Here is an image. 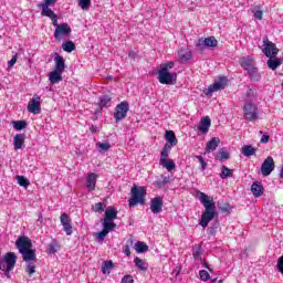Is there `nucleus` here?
<instances>
[{
	"mask_svg": "<svg viewBox=\"0 0 283 283\" xmlns=\"http://www.w3.org/2000/svg\"><path fill=\"white\" fill-rule=\"evenodd\" d=\"M198 196L199 201L205 207L199 226L207 229V227H209V222L218 216V212H216V201L205 192H199Z\"/></svg>",
	"mask_w": 283,
	"mask_h": 283,
	"instance_id": "obj_1",
	"label": "nucleus"
},
{
	"mask_svg": "<svg viewBox=\"0 0 283 283\" xmlns=\"http://www.w3.org/2000/svg\"><path fill=\"white\" fill-rule=\"evenodd\" d=\"M145 198H147V188L134 185L130 189V198L128 199V206L130 208L138 207V205H145Z\"/></svg>",
	"mask_w": 283,
	"mask_h": 283,
	"instance_id": "obj_2",
	"label": "nucleus"
},
{
	"mask_svg": "<svg viewBox=\"0 0 283 283\" xmlns=\"http://www.w3.org/2000/svg\"><path fill=\"white\" fill-rule=\"evenodd\" d=\"M14 266H17V254L7 252L3 260L0 261V270L4 272V275H10V271H13Z\"/></svg>",
	"mask_w": 283,
	"mask_h": 283,
	"instance_id": "obj_3",
	"label": "nucleus"
},
{
	"mask_svg": "<svg viewBox=\"0 0 283 283\" xmlns=\"http://www.w3.org/2000/svg\"><path fill=\"white\" fill-rule=\"evenodd\" d=\"M243 117L249 123H256L260 118V113L258 112V105L249 102L243 106Z\"/></svg>",
	"mask_w": 283,
	"mask_h": 283,
	"instance_id": "obj_4",
	"label": "nucleus"
},
{
	"mask_svg": "<svg viewBox=\"0 0 283 283\" xmlns=\"http://www.w3.org/2000/svg\"><path fill=\"white\" fill-rule=\"evenodd\" d=\"M127 112H129V102H120L114 109L115 123H120V120L127 118Z\"/></svg>",
	"mask_w": 283,
	"mask_h": 283,
	"instance_id": "obj_5",
	"label": "nucleus"
},
{
	"mask_svg": "<svg viewBox=\"0 0 283 283\" xmlns=\"http://www.w3.org/2000/svg\"><path fill=\"white\" fill-rule=\"evenodd\" d=\"M262 52L268 59H275V56H277V53L280 52V50H277V46L275 45V43H273L272 41H269V38L265 36V38H263Z\"/></svg>",
	"mask_w": 283,
	"mask_h": 283,
	"instance_id": "obj_6",
	"label": "nucleus"
},
{
	"mask_svg": "<svg viewBox=\"0 0 283 283\" xmlns=\"http://www.w3.org/2000/svg\"><path fill=\"white\" fill-rule=\"evenodd\" d=\"M70 34H72V27L67 23H62L55 29L54 39L55 41H63V39H65V36H70Z\"/></svg>",
	"mask_w": 283,
	"mask_h": 283,
	"instance_id": "obj_7",
	"label": "nucleus"
},
{
	"mask_svg": "<svg viewBox=\"0 0 283 283\" xmlns=\"http://www.w3.org/2000/svg\"><path fill=\"white\" fill-rule=\"evenodd\" d=\"M227 83H229V80L227 77H220L217 82L208 86L206 96H211L213 92H220L224 90V87H227Z\"/></svg>",
	"mask_w": 283,
	"mask_h": 283,
	"instance_id": "obj_8",
	"label": "nucleus"
},
{
	"mask_svg": "<svg viewBox=\"0 0 283 283\" xmlns=\"http://www.w3.org/2000/svg\"><path fill=\"white\" fill-rule=\"evenodd\" d=\"M197 50L202 52L205 48H218V40L214 36L201 38L196 44Z\"/></svg>",
	"mask_w": 283,
	"mask_h": 283,
	"instance_id": "obj_9",
	"label": "nucleus"
},
{
	"mask_svg": "<svg viewBox=\"0 0 283 283\" xmlns=\"http://www.w3.org/2000/svg\"><path fill=\"white\" fill-rule=\"evenodd\" d=\"M178 75L166 71H158V81L161 85H174V81Z\"/></svg>",
	"mask_w": 283,
	"mask_h": 283,
	"instance_id": "obj_10",
	"label": "nucleus"
},
{
	"mask_svg": "<svg viewBox=\"0 0 283 283\" xmlns=\"http://www.w3.org/2000/svg\"><path fill=\"white\" fill-rule=\"evenodd\" d=\"M15 247L19 253H23L28 251V249H32V241L25 235L19 237L15 241Z\"/></svg>",
	"mask_w": 283,
	"mask_h": 283,
	"instance_id": "obj_11",
	"label": "nucleus"
},
{
	"mask_svg": "<svg viewBox=\"0 0 283 283\" xmlns=\"http://www.w3.org/2000/svg\"><path fill=\"white\" fill-rule=\"evenodd\" d=\"M274 169H275V160H273V157H268L261 165L262 176H265V177L271 176Z\"/></svg>",
	"mask_w": 283,
	"mask_h": 283,
	"instance_id": "obj_12",
	"label": "nucleus"
},
{
	"mask_svg": "<svg viewBox=\"0 0 283 283\" xmlns=\"http://www.w3.org/2000/svg\"><path fill=\"white\" fill-rule=\"evenodd\" d=\"M27 109L31 114H39L41 112V97L35 94L33 98L29 101Z\"/></svg>",
	"mask_w": 283,
	"mask_h": 283,
	"instance_id": "obj_13",
	"label": "nucleus"
},
{
	"mask_svg": "<svg viewBox=\"0 0 283 283\" xmlns=\"http://www.w3.org/2000/svg\"><path fill=\"white\" fill-rule=\"evenodd\" d=\"M165 206V201L163 197H155L150 200V211L155 216H158L163 211V207Z\"/></svg>",
	"mask_w": 283,
	"mask_h": 283,
	"instance_id": "obj_14",
	"label": "nucleus"
},
{
	"mask_svg": "<svg viewBox=\"0 0 283 283\" xmlns=\"http://www.w3.org/2000/svg\"><path fill=\"white\" fill-rule=\"evenodd\" d=\"M178 59L180 63H189V61L193 59V53H191V50L189 48H181L178 51Z\"/></svg>",
	"mask_w": 283,
	"mask_h": 283,
	"instance_id": "obj_15",
	"label": "nucleus"
},
{
	"mask_svg": "<svg viewBox=\"0 0 283 283\" xmlns=\"http://www.w3.org/2000/svg\"><path fill=\"white\" fill-rule=\"evenodd\" d=\"M239 63H240L241 67H243V70H245V72H249L250 70L255 67V60H253V57H251V56L241 57Z\"/></svg>",
	"mask_w": 283,
	"mask_h": 283,
	"instance_id": "obj_16",
	"label": "nucleus"
},
{
	"mask_svg": "<svg viewBox=\"0 0 283 283\" xmlns=\"http://www.w3.org/2000/svg\"><path fill=\"white\" fill-rule=\"evenodd\" d=\"M209 127H211V118L206 116L201 118L197 129L200 132V134H207L209 132Z\"/></svg>",
	"mask_w": 283,
	"mask_h": 283,
	"instance_id": "obj_17",
	"label": "nucleus"
},
{
	"mask_svg": "<svg viewBox=\"0 0 283 283\" xmlns=\"http://www.w3.org/2000/svg\"><path fill=\"white\" fill-rule=\"evenodd\" d=\"M118 218V210L114 207H108L105 211L104 221L114 222Z\"/></svg>",
	"mask_w": 283,
	"mask_h": 283,
	"instance_id": "obj_18",
	"label": "nucleus"
},
{
	"mask_svg": "<svg viewBox=\"0 0 283 283\" xmlns=\"http://www.w3.org/2000/svg\"><path fill=\"white\" fill-rule=\"evenodd\" d=\"M251 192L253 193L254 198H260L264 195V186H262V182L255 181L251 186Z\"/></svg>",
	"mask_w": 283,
	"mask_h": 283,
	"instance_id": "obj_19",
	"label": "nucleus"
},
{
	"mask_svg": "<svg viewBox=\"0 0 283 283\" xmlns=\"http://www.w3.org/2000/svg\"><path fill=\"white\" fill-rule=\"evenodd\" d=\"M49 81L52 85H56V83H61L63 81V72L61 71H51L49 73Z\"/></svg>",
	"mask_w": 283,
	"mask_h": 283,
	"instance_id": "obj_20",
	"label": "nucleus"
},
{
	"mask_svg": "<svg viewBox=\"0 0 283 283\" xmlns=\"http://www.w3.org/2000/svg\"><path fill=\"white\" fill-rule=\"evenodd\" d=\"M23 145H25V134H17L13 136V147L15 150L23 149Z\"/></svg>",
	"mask_w": 283,
	"mask_h": 283,
	"instance_id": "obj_21",
	"label": "nucleus"
},
{
	"mask_svg": "<svg viewBox=\"0 0 283 283\" xmlns=\"http://www.w3.org/2000/svg\"><path fill=\"white\" fill-rule=\"evenodd\" d=\"M98 176L94 172H90L86 178V187L88 191H94L96 189V180Z\"/></svg>",
	"mask_w": 283,
	"mask_h": 283,
	"instance_id": "obj_22",
	"label": "nucleus"
},
{
	"mask_svg": "<svg viewBox=\"0 0 283 283\" xmlns=\"http://www.w3.org/2000/svg\"><path fill=\"white\" fill-rule=\"evenodd\" d=\"M218 145H220V138L212 137L206 145V153L211 154V151H216L218 149Z\"/></svg>",
	"mask_w": 283,
	"mask_h": 283,
	"instance_id": "obj_23",
	"label": "nucleus"
},
{
	"mask_svg": "<svg viewBox=\"0 0 283 283\" xmlns=\"http://www.w3.org/2000/svg\"><path fill=\"white\" fill-rule=\"evenodd\" d=\"M22 254V260L24 262H32L33 260H36V250H32V248H29L24 252H20Z\"/></svg>",
	"mask_w": 283,
	"mask_h": 283,
	"instance_id": "obj_24",
	"label": "nucleus"
},
{
	"mask_svg": "<svg viewBox=\"0 0 283 283\" xmlns=\"http://www.w3.org/2000/svg\"><path fill=\"white\" fill-rule=\"evenodd\" d=\"M166 140L167 143L165 145H169L170 148L178 145V138H176V133H174V130L166 132Z\"/></svg>",
	"mask_w": 283,
	"mask_h": 283,
	"instance_id": "obj_25",
	"label": "nucleus"
},
{
	"mask_svg": "<svg viewBox=\"0 0 283 283\" xmlns=\"http://www.w3.org/2000/svg\"><path fill=\"white\" fill-rule=\"evenodd\" d=\"M54 63H55V71L57 72H65V59H63V56L61 55H56L54 59Z\"/></svg>",
	"mask_w": 283,
	"mask_h": 283,
	"instance_id": "obj_26",
	"label": "nucleus"
},
{
	"mask_svg": "<svg viewBox=\"0 0 283 283\" xmlns=\"http://www.w3.org/2000/svg\"><path fill=\"white\" fill-rule=\"evenodd\" d=\"M61 251V243L59 241H53L46 248L48 255H54V253H59Z\"/></svg>",
	"mask_w": 283,
	"mask_h": 283,
	"instance_id": "obj_27",
	"label": "nucleus"
},
{
	"mask_svg": "<svg viewBox=\"0 0 283 283\" xmlns=\"http://www.w3.org/2000/svg\"><path fill=\"white\" fill-rule=\"evenodd\" d=\"M38 8H41V15L42 17H48L49 19H52L56 15V13H54V11H52V9H50V6L48 4H39Z\"/></svg>",
	"mask_w": 283,
	"mask_h": 283,
	"instance_id": "obj_28",
	"label": "nucleus"
},
{
	"mask_svg": "<svg viewBox=\"0 0 283 283\" xmlns=\"http://www.w3.org/2000/svg\"><path fill=\"white\" fill-rule=\"evenodd\" d=\"M112 269H114V262L113 261H104L102 264V273L104 275H109L112 273Z\"/></svg>",
	"mask_w": 283,
	"mask_h": 283,
	"instance_id": "obj_29",
	"label": "nucleus"
},
{
	"mask_svg": "<svg viewBox=\"0 0 283 283\" xmlns=\"http://www.w3.org/2000/svg\"><path fill=\"white\" fill-rule=\"evenodd\" d=\"M255 148H253V146L251 145H244L241 149V154H243V156H245L247 158L255 156Z\"/></svg>",
	"mask_w": 283,
	"mask_h": 283,
	"instance_id": "obj_30",
	"label": "nucleus"
},
{
	"mask_svg": "<svg viewBox=\"0 0 283 283\" xmlns=\"http://www.w3.org/2000/svg\"><path fill=\"white\" fill-rule=\"evenodd\" d=\"M136 253H147L149 251V245L143 241H138L135 243Z\"/></svg>",
	"mask_w": 283,
	"mask_h": 283,
	"instance_id": "obj_31",
	"label": "nucleus"
},
{
	"mask_svg": "<svg viewBox=\"0 0 283 283\" xmlns=\"http://www.w3.org/2000/svg\"><path fill=\"white\" fill-rule=\"evenodd\" d=\"M169 177L161 176L159 179L155 181L156 188L164 189V187H167V185H169Z\"/></svg>",
	"mask_w": 283,
	"mask_h": 283,
	"instance_id": "obj_32",
	"label": "nucleus"
},
{
	"mask_svg": "<svg viewBox=\"0 0 283 283\" xmlns=\"http://www.w3.org/2000/svg\"><path fill=\"white\" fill-rule=\"evenodd\" d=\"M248 75L251 81H260V78H262V75H260V71H258V67L255 66L248 71Z\"/></svg>",
	"mask_w": 283,
	"mask_h": 283,
	"instance_id": "obj_33",
	"label": "nucleus"
},
{
	"mask_svg": "<svg viewBox=\"0 0 283 283\" xmlns=\"http://www.w3.org/2000/svg\"><path fill=\"white\" fill-rule=\"evenodd\" d=\"M229 158H231V155L224 148L219 149V151L216 155L217 160H229Z\"/></svg>",
	"mask_w": 283,
	"mask_h": 283,
	"instance_id": "obj_34",
	"label": "nucleus"
},
{
	"mask_svg": "<svg viewBox=\"0 0 283 283\" xmlns=\"http://www.w3.org/2000/svg\"><path fill=\"white\" fill-rule=\"evenodd\" d=\"M231 177H233V170L229 169V167H227V166H222L220 178L222 180H226V178H231Z\"/></svg>",
	"mask_w": 283,
	"mask_h": 283,
	"instance_id": "obj_35",
	"label": "nucleus"
},
{
	"mask_svg": "<svg viewBox=\"0 0 283 283\" xmlns=\"http://www.w3.org/2000/svg\"><path fill=\"white\" fill-rule=\"evenodd\" d=\"M134 263H135V266L139 269V271H147V263L143 259L136 256L134 259Z\"/></svg>",
	"mask_w": 283,
	"mask_h": 283,
	"instance_id": "obj_36",
	"label": "nucleus"
},
{
	"mask_svg": "<svg viewBox=\"0 0 283 283\" xmlns=\"http://www.w3.org/2000/svg\"><path fill=\"white\" fill-rule=\"evenodd\" d=\"M280 65H282V61L277 60V59H269L268 60V67L270 70L275 71L276 67H280Z\"/></svg>",
	"mask_w": 283,
	"mask_h": 283,
	"instance_id": "obj_37",
	"label": "nucleus"
},
{
	"mask_svg": "<svg viewBox=\"0 0 283 283\" xmlns=\"http://www.w3.org/2000/svg\"><path fill=\"white\" fill-rule=\"evenodd\" d=\"M169 151H171V146L164 145V148L161 150V158L159 163H163L164 160H167L169 158Z\"/></svg>",
	"mask_w": 283,
	"mask_h": 283,
	"instance_id": "obj_38",
	"label": "nucleus"
},
{
	"mask_svg": "<svg viewBox=\"0 0 283 283\" xmlns=\"http://www.w3.org/2000/svg\"><path fill=\"white\" fill-rule=\"evenodd\" d=\"M62 50H64V52H69V53L74 52V50H76V45L74 44V42L67 41L62 44Z\"/></svg>",
	"mask_w": 283,
	"mask_h": 283,
	"instance_id": "obj_39",
	"label": "nucleus"
},
{
	"mask_svg": "<svg viewBox=\"0 0 283 283\" xmlns=\"http://www.w3.org/2000/svg\"><path fill=\"white\" fill-rule=\"evenodd\" d=\"M160 165H163L167 171H174V169H176V163H174V160L166 159L161 161Z\"/></svg>",
	"mask_w": 283,
	"mask_h": 283,
	"instance_id": "obj_40",
	"label": "nucleus"
},
{
	"mask_svg": "<svg viewBox=\"0 0 283 283\" xmlns=\"http://www.w3.org/2000/svg\"><path fill=\"white\" fill-rule=\"evenodd\" d=\"M108 103H112V97L109 95H104L99 98L98 106L103 109V107H107Z\"/></svg>",
	"mask_w": 283,
	"mask_h": 283,
	"instance_id": "obj_41",
	"label": "nucleus"
},
{
	"mask_svg": "<svg viewBox=\"0 0 283 283\" xmlns=\"http://www.w3.org/2000/svg\"><path fill=\"white\" fill-rule=\"evenodd\" d=\"M28 127V123L25 120H15L13 122V128L17 132H21V129H25Z\"/></svg>",
	"mask_w": 283,
	"mask_h": 283,
	"instance_id": "obj_42",
	"label": "nucleus"
},
{
	"mask_svg": "<svg viewBox=\"0 0 283 283\" xmlns=\"http://www.w3.org/2000/svg\"><path fill=\"white\" fill-rule=\"evenodd\" d=\"M17 180H18V185H20V187H24L25 189H28V187H30V180H28V178H25L23 176H18Z\"/></svg>",
	"mask_w": 283,
	"mask_h": 283,
	"instance_id": "obj_43",
	"label": "nucleus"
},
{
	"mask_svg": "<svg viewBox=\"0 0 283 283\" xmlns=\"http://www.w3.org/2000/svg\"><path fill=\"white\" fill-rule=\"evenodd\" d=\"M25 273H28V275L32 277V275L36 273V265H34V263H28L25 266Z\"/></svg>",
	"mask_w": 283,
	"mask_h": 283,
	"instance_id": "obj_44",
	"label": "nucleus"
},
{
	"mask_svg": "<svg viewBox=\"0 0 283 283\" xmlns=\"http://www.w3.org/2000/svg\"><path fill=\"white\" fill-rule=\"evenodd\" d=\"M104 229L109 233L116 229V223L114 221H105L103 222Z\"/></svg>",
	"mask_w": 283,
	"mask_h": 283,
	"instance_id": "obj_45",
	"label": "nucleus"
},
{
	"mask_svg": "<svg viewBox=\"0 0 283 283\" xmlns=\"http://www.w3.org/2000/svg\"><path fill=\"white\" fill-rule=\"evenodd\" d=\"M105 203L103 202H97L93 206V211H95V213H103V211H105Z\"/></svg>",
	"mask_w": 283,
	"mask_h": 283,
	"instance_id": "obj_46",
	"label": "nucleus"
},
{
	"mask_svg": "<svg viewBox=\"0 0 283 283\" xmlns=\"http://www.w3.org/2000/svg\"><path fill=\"white\" fill-rule=\"evenodd\" d=\"M199 276L202 282H209V280H211V275L206 270H200Z\"/></svg>",
	"mask_w": 283,
	"mask_h": 283,
	"instance_id": "obj_47",
	"label": "nucleus"
},
{
	"mask_svg": "<svg viewBox=\"0 0 283 283\" xmlns=\"http://www.w3.org/2000/svg\"><path fill=\"white\" fill-rule=\"evenodd\" d=\"M108 233L109 232L105 228H103V230L101 232H97L95 234V238H96V240H98V242H102V240H105V238L107 237Z\"/></svg>",
	"mask_w": 283,
	"mask_h": 283,
	"instance_id": "obj_48",
	"label": "nucleus"
},
{
	"mask_svg": "<svg viewBox=\"0 0 283 283\" xmlns=\"http://www.w3.org/2000/svg\"><path fill=\"white\" fill-rule=\"evenodd\" d=\"M78 6L83 10H90V6H92V0H78Z\"/></svg>",
	"mask_w": 283,
	"mask_h": 283,
	"instance_id": "obj_49",
	"label": "nucleus"
},
{
	"mask_svg": "<svg viewBox=\"0 0 283 283\" xmlns=\"http://www.w3.org/2000/svg\"><path fill=\"white\" fill-rule=\"evenodd\" d=\"M96 146L102 151H109V149H112V145L109 143H97Z\"/></svg>",
	"mask_w": 283,
	"mask_h": 283,
	"instance_id": "obj_50",
	"label": "nucleus"
},
{
	"mask_svg": "<svg viewBox=\"0 0 283 283\" xmlns=\"http://www.w3.org/2000/svg\"><path fill=\"white\" fill-rule=\"evenodd\" d=\"M60 222L62 226H64V224L72 222V219L70 218V216L67 213L63 212L60 217Z\"/></svg>",
	"mask_w": 283,
	"mask_h": 283,
	"instance_id": "obj_51",
	"label": "nucleus"
},
{
	"mask_svg": "<svg viewBox=\"0 0 283 283\" xmlns=\"http://www.w3.org/2000/svg\"><path fill=\"white\" fill-rule=\"evenodd\" d=\"M195 158H196V159L198 160V163L201 165V171H205V169H207V167H208V164H207V161L205 160V157L198 155V156H196Z\"/></svg>",
	"mask_w": 283,
	"mask_h": 283,
	"instance_id": "obj_52",
	"label": "nucleus"
},
{
	"mask_svg": "<svg viewBox=\"0 0 283 283\" xmlns=\"http://www.w3.org/2000/svg\"><path fill=\"white\" fill-rule=\"evenodd\" d=\"M174 65H176V63L167 62V63L160 65V70L159 71L169 72V70H172Z\"/></svg>",
	"mask_w": 283,
	"mask_h": 283,
	"instance_id": "obj_53",
	"label": "nucleus"
},
{
	"mask_svg": "<svg viewBox=\"0 0 283 283\" xmlns=\"http://www.w3.org/2000/svg\"><path fill=\"white\" fill-rule=\"evenodd\" d=\"M62 227H63L66 235H72V233H73V231H72V222L64 223Z\"/></svg>",
	"mask_w": 283,
	"mask_h": 283,
	"instance_id": "obj_54",
	"label": "nucleus"
},
{
	"mask_svg": "<svg viewBox=\"0 0 283 283\" xmlns=\"http://www.w3.org/2000/svg\"><path fill=\"white\" fill-rule=\"evenodd\" d=\"M200 255H202V249L198 247L197 249L193 250L192 258L195 260H200Z\"/></svg>",
	"mask_w": 283,
	"mask_h": 283,
	"instance_id": "obj_55",
	"label": "nucleus"
},
{
	"mask_svg": "<svg viewBox=\"0 0 283 283\" xmlns=\"http://www.w3.org/2000/svg\"><path fill=\"white\" fill-rule=\"evenodd\" d=\"M276 266H277V271H280L283 275V255L279 258Z\"/></svg>",
	"mask_w": 283,
	"mask_h": 283,
	"instance_id": "obj_56",
	"label": "nucleus"
},
{
	"mask_svg": "<svg viewBox=\"0 0 283 283\" xmlns=\"http://www.w3.org/2000/svg\"><path fill=\"white\" fill-rule=\"evenodd\" d=\"M122 283H134V276H132V275H125V276L122 279Z\"/></svg>",
	"mask_w": 283,
	"mask_h": 283,
	"instance_id": "obj_57",
	"label": "nucleus"
},
{
	"mask_svg": "<svg viewBox=\"0 0 283 283\" xmlns=\"http://www.w3.org/2000/svg\"><path fill=\"white\" fill-rule=\"evenodd\" d=\"M51 21L54 28H59V15L55 14L53 18H51Z\"/></svg>",
	"mask_w": 283,
	"mask_h": 283,
	"instance_id": "obj_58",
	"label": "nucleus"
},
{
	"mask_svg": "<svg viewBox=\"0 0 283 283\" xmlns=\"http://www.w3.org/2000/svg\"><path fill=\"white\" fill-rule=\"evenodd\" d=\"M263 13L261 10H256L254 12V18H256L259 21H262Z\"/></svg>",
	"mask_w": 283,
	"mask_h": 283,
	"instance_id": "obj_59",
	"label": "nucleus"
},
{
	"mask_svg": "<svg viewBox=\"0 0 283 283\" xmlns=\"http://www.w3.org/2000/svg\"><path fill=\"white\" fill-rule=\"evenodd\" d=\"M54 3H56V0H44L40 6H54Z\"/></svg>",
	"mask_w": 283,
	"mask_h": 283,
	"instance_id": "obj_60",
	"label": "nucleus"
},
{
	"mask_svg": "<svg viewBox=\"0 0 283 283\" xmlns=\"http://www.w3.org/2000/svg\"><path fill=\"white\" fill-rule=\"evenodd\" d=\"M269 140H271V136H269V135H263V136L261 137L260 143L265 144V143H269Z\"/></svg>",
	"mask_w": 283,
	"mask_h": 283,
	"instance_id": "obj_61",
	"label": "nucleus"
},
{
	"mask_svg": "<svg viewBox=\"0 0 283 283\" xmlns=\"http://www.w3.org/2000/svg\"><path fill=\"white\" fill-rule=\"evenodd\" d=\"M17 55H13L12 59L8 62V66L12 67V65H14V63H17Z\"/></svg>",
	"mask_w": 283,
	"mask_h": 283,
	"instance_id": "obj_62",
	"label": "nucleus"
},
{
	"mask_svg": "<svg viewBox=\"0 0 283 283\" xmlns=\"http://www.w3.org/2000/svg\"><path fill=\"white\" fill-rule=\"evenodd\" d=\"M247 96L248 98H252V96H255V90L249 88V91L247 92Z\"/></svg>",
	"mask_w": 283,
	"mask_h": 283,
	"instance_id": "obj_63",
	"label": "nucleus"
},
{
	"mask_svg": "<svg viewBox=\"0 0 283 283\" xmlns=\"http://www.w3.org/2000/svg\"><path fill=\"white\" fill-rule=\"evenodd\" d=\"M124 253H125V255H127V256L132 255V250L129 249V245H126V247H125Z\"/></svg>",
	"mask_w": 283,
	"mask_h": 283,
	"instance_id": "obj_64",
	"label": "nucleus"
}]
</instances>
